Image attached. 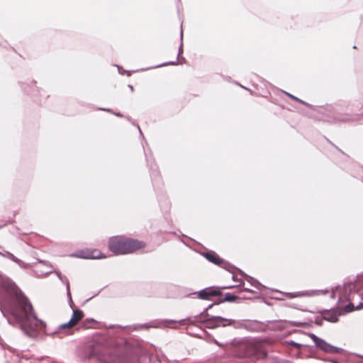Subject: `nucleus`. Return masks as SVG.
Segmentation results:
<instances>
[{"mask_svg":"<svg viewBox=\"0 0 363 363\" xmlns=\"http://www.w3.org/2000/svg\"><path fill=\"white\" fill-rule=\"evenodd\" d=\"M114 114L117 116L122 117L123 115L121 113H114Z\"/></svg>","mask_w":363,"mask_h":363,"instance_id":"bb28decb","label":"nucleus"},{"mask_svg":"<svg viewBox=\"0 0 363 363\" xmlns=\"http://www.w3.org/2000/svg\"><path fill=\"white\" fill-rule=\"evenodd\" d=\"M1 285L11 296L9 311L11 317L7 318L9 323L18 325L28 337L35 338L40 332L47 335L57 334L62 330H69L74 327L69 320L60 325L53 332L47 331L46 323L37 317L31 302L19 287L9 278L2 279Z\"/></svg>","mask_w":363,"mask_h":363,"instance_id":"f257e3e1","label":"nucleus"},{"mask_svg":"<svg viewBox=\"0 0 363 363\" xmlns=\"http://www.w3.org/2000/svg\"><path fill=\"white\" fill-rule=\"evenodd\" d=\"M305 324H306L305 323L294 322L292 323V325L297 326V327H301V326H303Z\"/></svg>","mask_w":363,"mask_h":363,"instance_id":"4be33fe9","label":"nucleus"},{"mask_svg":"<svg viewBox=\"0 0 363 363\" xmlns=\"http://www.w3.org/2000/svg\"><path fill=\"white\" fill-rule=\"evenodd\" d=\"M324 320H324L323 315V316H316L315 318L314 323H315V325H317L318 326H321L323 325Z\"/></svg>","mask_w":363,"mask_h":363,"instance_id":"aec40b11","label":"nucleus"},{"mask_svg":"<svg viewBox=\"0 0 363 363\" xmlns=\"http://www.w3.org/2000/svg\"><path fill=\"white\" fill-rule=\"evenodd\" d=\"M180 38H181V44L179 48L177 59L179 58L181 54L183 52V30H182V28H181V31H180Z\"/></svg>","mask_w":363,"mask_h":363,"instance_id":"f3484780","label":"nucleus"},{"mask_svg":"<svg viewBox=\"0 0 363 363\" xmlns=\"http://www.w3.org/2000/svg\"><path fill=\"white\" fill-rule=\"evenodd\" d=\"M308 336L314 342L315 346L325 353L339 354L345 352L344 349L330 345L313 333H310Z\"/></svg>","mask_w":363,"mask_h":363,"instance_id":"39448f33","label":"nucleus"},{"mask_svg":"<svg viewBox=\"0 0 363 363\" xmlns=\"http://www.w3.org/2000/svg\"><path fill=\"white\" fill-rule=\"evenodd\" d=\"M240 299V298L230 293H226L224 296L222 298H220L218 300V303H223V302H235L237 300Z\"/></svg>","mask_w":363,"mask_h":363,"instance_id":"4468645a","label":"nucleus"},{"mask_svg":"<svg viewBox=\"0 0 363 363\" xmlns=\"http://www.w3.org/2000/svg\"><path fill=\"white\" fill-rule=\"evenodd\" d=\"M145 155L146 157V161L147 162V164L150 167V174L152 179V182L153 185H155L156 184H159L161 181V177L160 175V172L158 171V167L157 164L154 163L153 161H152L151 155H148L146 152H145Z\"/></svg>","mask_w":363,"mask_h":363,"instance_id":"6e6552de","label":"nucleus"},{"mask_svg":"<svg viewBox=\"0 0 363 363\" xmlns=\"http://www.w3.org/2000/svg\"><path fill=\"white\" fill-rule=\"evenodd\" d=\"M316 359L323 361L325 362L330 363H340L338 358H330V357H316Z\"/></svg>","mask_w":363,"mask_h":363,"instance_id":"2eb2a0df","label":"nucleus"},{"mask_svg":"<svg viewBox=\"0 0 363 363\" xmlns=\"http://www.w3.org/2000/svg\"><path fill=\"white\" fill-rule=\"evenodd\" d=\"M333 118L335 122H350L358 120L359 116L363 114V111L355 113L350 105L345 106V110L342 106L335 105L333 107Z\"/></svg>","mask_w":363,"mask_h":363,"instance_id":"20e7f679","label":"nucleus"},{"mask_svg":"<svg viewBox=\"0 0 363 363\" xmlns=\"http://www.w3.org/2000/svg\"><path fill=\"white\" fill-rule=\"evenodd\" d=\"M143 247L142 242L134 239L113 237L108 241V248L115 255L131 253Z\"/></svg>","mask_w":363,"mask_h":363,"instance_id":"7ed1b4c3","label":"nucleus"},{"mask_svg":"<svg viewBox=\"0 0 363 363\" xmlns=\"http://www.w3.org/2000/svg\"><path fill=\"white\" fill-rule=\"evenodd\" d=\"M239 271L245 277H247L248 281L250 282V285L254 286L258 290H261L262 289H264L265 286L260 284L257 280L255 279L254 278L244 274L241 270L239 269Z\"/></svg>","mask_w":363,"mask_h":363,"instance_id":"ddd939ff","label":"nucleus"},{"mask_svg":"<svg viewBox=\"0 0 363 363\" xmlns=\"http://www.w3.org/2000/svg\"><path fill=\"white\" fill-rule=\"evenodd\" d=\"M233 286H222V287H216V286H209L205 289H203L199 291H194L189 294H196L197 298L201 300H209L212 296H221L222 292L220 289H232Z\"/></svg>","mask_w":363,"mask_h":363,"instance_id":"423d86ee","label":"nucleus"},{"mask_svg":"<svg viewBox=\"0 0 363 363\" xmlns=\"http://www.w3.org/2000/svg\"><path fill=\"white\" fill-rule=\"evenodd\" d=\"M286 94L289 97H290L291 99H294V101H298V103H300V104H301L305 105V106H307V107H310V106H311V105H310L309 104H308L307 102H306V101H303V100H301V99H300L297 98L296 96H294V95H292V94H289V93L286 92Z\"/></svg>","mask_w":363,"mask_h":363,"instance_id":"dca6fc26","label":"nucleus"},{"mask_svg":"<svg viewBox=\"0 0 363 363\" xmlns=\"http://www.w3.org/2000/svg\"><path fill=\"white\" fill-rule=\"evenodd\" d=\"M1 312L3 313L4 317H6V314L4 313V311L2 309H1Z\"/></svg>","mask_w":363,"mask_h":363,"instance_id":"c756f323","label":"nucleus"},{"mask_svg":"<svg viewBox=\"0 0 363 363\" xmlns=\"http://www.w3.org/2000/svg\"><path fill=\"white\" fill-rule=\"evenodd\" d=\"M84 318V313L80 309H73V313L69 321L73 324L74 326L77 325L79 321Z\"/></svg>","mask_w":363,"mask_h":363,"instance_id":"f8f14e48","label":"nucleus"},{"mask_svg":"<svg viewBox=\"0 0 363 363\" xmlns=\"http://www.w3.org/2000/svg\"><path fill=\"white\" fill-rule=\"evenodd\" d=\"M243 291H248V292H251V293L255 292V291H254V290L250 289H249V288H243Z\"/></svg>","mask_w":363,"mask_h":363,"instance_id":"b1692460","label":"nucleus"},{"mask_svg":"<svg viewBox=\"0 0 363 363\" xmlns=\"http://www.w3.org/2000/svg\"><path fill=\"white\" fill-rule=\"evenodd\" d=\"M178 64H179V62L177 61H170V62H167L162 63L161 65H159L156 66L155 67H164V66H167V65H177Z\"/></svg>","mask_w":363,"mask_h":363,"instance_id":"412c9836","label":"nucleus"},{"mask_svg":"<svg viewBox=\"0 0 363 363\" xmlns=\"http://www.w3.org/2000/svg\"><path fill=\"white\" fill-rule=\"evenodd\" d=\"M214 343L218 346H221L222 344H220L219 342H218L217 340H214Z\"/></svg>","mask_w":363,"mask_h":363,"instance_id":"a878e982","label":"nucleus"},{"mask_svg":"<svg viewBox=\"0 0 363 363\" xmlns=\"http://www.w3.org/2000/svg\"><path fill=\"white\" fill-rule=\"evenodd\" d=\"M75 257L84 258V259H100L105 257V256L102 255V254L98 250L93 251H79L74 255Z\"/></svg>","mask_w":363,"mask_h":363,"instance_id":"1a4fd4ad","label":"nucleus"},{"mask_svg":"<svg viewBox=\"0 0 363 363\" xmlns=\"http://www.w3.org/2000/svg\"><path fill=\"white\" fill-rule=\"evenodd\" d=\"M286 343L297 349H301L303 347L302 344L298 343L294 340L286 341Z\"/></svg>","mask_w":363,"mask_h":363,"instance_id":"a211bd4d","label":"nucleus"},{"mask_svg":"<svg viewBox=\"0 0 363 363\" xmlns=\"http://www.w3.org/2000/svg\"><path fill=\"white\" fill-rule=\"evenodd\" d=\"M3 256L14 262L22 269H28L31 267L30 264L24 262L8 251L5 252V253L3 254Z\"/></svg>","mask_w":363,"mask_h":363,"instance_id":"9d476101","label":"nucleus"},{"mask_svg":"<svg viewBox=\"0 0 363 363\" xmlns=\"http://www.w3.org/2000/svg\"><path fill=\"white\" fill-rule=\"evenodd\" d=\"M203 256L210 262L218 265L227 271L232 272V269H234V266H233L229 262H225L223 259L220 257L217 253L213 251H207L203 252Z\"/></svg>","mask_w":363,"mask_h":363,"instance_id":"0eeeda50","label":"nucleus"},{"mask_svg":"<svg viewBox=\"0 0 363 363\" xmlns=\"http://www.w3.org/2000/svg\"><path fill=\"white\" fill-rule=\"evenodd\" d=\"M232 279H233V280H234V281H238V280L236 279L235 276L234 274H233ZM238 281H240V284L238 285V286H241L242 284H243V285H244V283H243L241 280H238ZM233 286V288H234V287H237V286Z\"/></svg>","mask_w":363,"mask_h":363,"instance_id":"5701e85b","label":"nucleus"},{"mask_svg":"<svg viewBox=\"0 0 363 363\" xmlns=\"http://www.w3.org/2000/svg\"><path fill=\"white\" fill-rule=\"evenodd\" d=\"M99 110H103V111H108V112H111L112 111L111 109H106V108H99Z\"/></svg>","mask_w":363,"mask_h":363,"instance_id":"393cba45","label":"nucleus"},{"mask_svg":"<svg viewBox=\"0 0 363 363\" xmlns=\"http://www.w3.org/2000/svg\"><path fill=\"white\" fill-rule=\"evenodd\" d=\"M138 130H139V131H140V134H143L139 125H138Z\"/></svg>","mask_w":363,"mask_h":363,"instance_id":"7c9ffc66","label":"nucleus"},{"mask_svg":"<svg viewBox=\"0 0 363 363\" xmlns=\"http://www.w3.org/2000/svg\"><path fill=\"white\" fill-rule=\"evenodd\" d=\"M289 294V296L290 298H293V297H294V296H294V295H293V294H291V293H290V294Z\"/></svg>","mask_w":363,"mask_h":363,"instance_id":"c85d7f7f","label":"nucleus"},{"mask_svg":"<svg viewBox=\"0 0 363 363\" xmlns=\"http://www.w3.org/2000/svg\"><path fill=\"white\" fill-rule=\"evenodd\" d=\"M96 323V320L92 319V318H87L85 320V321L83 323V327L84 328H90L91 327V325H90V323Z\"/></svg>","mask_w":363,"mask_h":363,"instance_id":"6ab92c4d","label":"nucleus"},{"mask_svg":"<svg viewBox=\"0 0 363 363\" xmlns=\"http://www.w3.org/2000/svg\"><path fill=\"white\" fill-rule=\"evenodd\" d=\"M128 86L130 87L131 91H133V86L132 85H128Z\"/></svg>","mask_w":363,"mask_h":363,"instance_id":"cd10ccee","label":"nucleus"},{"mask_svg":"<svg viewBox=\"0 0 363 363\" xmlns=\"http://www.w3.org/2000/svg\"><path fill=\"white\" fill-rule=\"evenodd\" d=\"M218 301L216 303L210 304L199 314L193 317H188L179 320H164L163 323L165 324L172 323H179L182 324L187 323L188 325H196L197 323H201L206 328L209 329H215L218 327L232 326L235 329H240L244 327V323L241 320H236L234 319H228L219 315H210L208 311L210 310L214 305L218 304Z\"/></svg>","mask_w":363,"mask_h":363,"instance_id":"f03ea898","label":"nucleus"},{"mask_svg":"<svg viewBox=\"0 0 363 363\" xmlns=\"http://www.w3.org/2000/svg\"><path fill=\"white\" fill-rule=\"evenodd\" d=\"M55 273H56L57 277L61 280V281L66 285L67 295L69 299L70 306H71V308H72L73 301H72V299L71 297V292H70V289H69V281L67 280L66 277H65L64 275L62 274L61 272H56Z\"/></svg>","mask_w":363,"mask_h":363,"instance_id":"9b49d317","label":"nucleus"}]
</instances>
